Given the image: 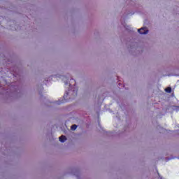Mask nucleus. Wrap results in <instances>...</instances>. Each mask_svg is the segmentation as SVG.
Wrapping results in <instances>:
<instances>
[{"instance_id":"1","label":"nucleus","mask_w":179,"mask_h":179,"mask_svg":"<svg viewBox=\"0 0 179 179\" xmlns=\"http://www.w3.org/2000/svg\"><path fill=\"white\" fill-rule=\"evenodd\" d=\"M138 33H140V34H148V31L146 27H143V28L138 29Z\"/></svg>"},{"instance_id":"2","label":"nucleus","mask_w":179,"mask_h":179,"mask_svg":"<svg viewBox=\"0 0 179 179\" xmlns=\"http://www.w3.org/2000/svg\"><path fill=\"white\" fill-rule=\"evenodd\" d=\"M60 142H65L66 141V137L65 136H62L59 138Z\"/></svg>"},{"instance_id":"3","label":"nucleus","mask_w":179,"mask_h":179,"mask_svg":"<svg viewBox=\"0 0 179 179\" xmlns=\"http://www.w3.org/2000/svg\"><path fill=\"white\" fill-rule=\"evenodd\" d=\"M165 92H166V93H171V87H168L165 89Z\"/></svg>"},{"instance_id":"4","label":"nucleus","mask_w":179,"mask_h":179,"mask_svg":"<svg viewBox=\"0 0 179 179\" xmlns=\"http://www.w3.org/2000/svg\"><path fill=\"white\" fill-rule=\"evenodd\" d=\"M76 128H78V126L76 124H73L71 127V129L72 131H75L76 129Z\"/></svg>"}]
</instances>
